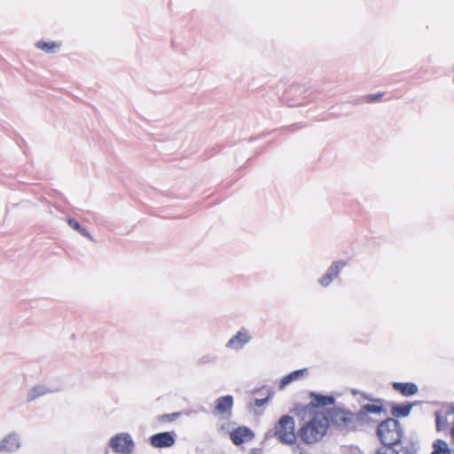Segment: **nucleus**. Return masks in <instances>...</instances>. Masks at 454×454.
<instances>
[{
  "label": "nucleus",
  "mask_w": 454,
  "mask_h": 454,
  "mask_svg": "<svg viewBox=\"0 0 454 454\" xmlns=\"http://www.w3.org/2000/svg\"><path fill=\"white\" fill-rule=\"evenodd\" d=\"M346 266L345 262H334L327 270L326 273L319 279L323 286H327L333 278H337L340 271Z\"/></svg>",
  "instance_id": "1a4fd4ad"
},
{
  "label": "nucleus",
  "mask_w": 454,
  "mask_h": 454,
  "mask_svg": "<svg viewBox=\"0 0 454 454\" xmlns=\"http://www.w3.org/2000/svg\"><path fill=\"white\" fill-rule=\"evenodd\" d=\"M112 450L120 454H129L134 448V442L127 433L117 434L109 442Z\"/></svg>",
  "instance_id": "39448f33"
},
{
  "label": "nucleus",
  "mask_w": 454,
  "mask_h": 454,
  "mask_svg": "<svg viewBox=\"0 0 454 454\" xmlns=\"http://www.w3.org/2000/svg\"><path fill=\"white\" fill-rule=\"evenodd\" d=\"M448 411L446 414L442 415L440 412L435 414V423L437 431H443L446 429L448 426Z\"/></svg>",
  "instance_id": "a211bd4d"
},
{
  "label": "nucleus",
  "mask_w": 454,
  "mask_h": 454,
  "mask_svg": "<svg viewBox=\"0 0 454 454\" xmlns=\"http://www.w3.org/2000/svg\"><path fill=\"white\" fill-rule=\"evenodd\" d=\"M411 409V404H395L391 408V414L394 417H406Z\"/></svg>",
  "instance_id": "dca6fc26"
},
{
  "label": "nucleus",
  "mask_w": 454,
  "mask_h": 454,
  "mask_svg": "<svg viewBox=\"0 0 454 454\" xmlns=\"http://www.w3.org/2000/svg\"><path fill=\"white\" fill-rule=\"evenodd\" d=\"M180 413L174 412L170 414H163L158 417V421L160 423H168L174 421L176 418H178Z\"/></svg>",
  "instance_id": "5701e85b"
},
{
  "label": "nucleus",
  "mask_w": 454,
  "mask_h": 454,
  "mask_svg": "<svg viewBox=\"0 0 454 454\" xmlns=\"http://www.w3.org/2000/svg\"><path fill=\"white\" fill-rule=\"evenodd\" d=\"M325 411L327 414L328 424L331 421L341 429H356V417L353 412L336 407Z\"/></svg>",
  "instance_id": "20e7f679"
},
{
  "label": "nucleus",
  "mask_w": 454,
  "mask_h": 454,
  "mask_svg": "<svg viewBox=\"0 0 454 454\" xmlns=\"http://www.w3.org/2000/svg\"><path fill=\"white\" fill-rule=\"evenodd\" d=\"M274 434L282 443H294L296 434L294 432V420L293 417L289 415L282 416L274 427Z\"/></svg>",
  "instance_id": "7ed1b4c3"
},
{
  "label": "nucleus",
  "mask_w": 454,
  "mask_h": 454,
  "mask_svg": "<svg viewBox=\"0 0 454 454\" xmlns=\"http://www.w3.org/2000/svg\"><path fill=\"white\" fill-rule=\"evenodd\" d=\"M383 96H384L383 92H379L376 94H368L363 98V101L367 104L375 103V102L380 101Z\"/></svg>",
  "instance_id": "4be33fe9"
},
{
  "label": "nucleus",
  "mask_w": 454,
  "mask_h": 454,
  "mask_svg": "<svg viewBox=\"0 0 454 454\" xmlns=\"http://www.w3.org/2000/svg\"><path fill=\"white\" fill-rule=\"evenodd\" d=\"M367 413L380 414L385 411V408L380 403H368L362 407Z\"/></svg>",
  "instance_id": "aec40b11"
},
{
  "label": "nucleus",
  "mask_w": 454,
  "mask_h": 454,
  "mask_svg": "<svg viewBox=\"0 0 454 454\" xmlns=\"http://www.w3.org/2000/svg\"><path fill=\"white\" fill-rule=\"evenodd\" d=\"M327 414L325 411H314L309 420L299 429L301 441L307 444L318 442L328 429Z\"/></svg>",
  "instance_id": "f257e3e1"
},
{
  "label": "nucleus",
  "mask_w": 454,
  "mask_h": 454,
  "mask_svg": "<svg viewBox=\"0 0 454 454\" xmlns=\"http://www.w3.org/2000/svg\"><path fill=\"white\" fill-rule=\"evenodd\" d=\"M233 407V398L231 395H224L215 400L214 413L218 415L230 416Z\"/></svg>",
  "instance_id": "6e6552de"
},
{
  "label": "nucleus",
  "mask_w": 454,
  "mask_h": 454,
  "mask_svg": "<svg viewBox=\"0 0 454 454\" xmlns=\"http://www.w3.org/2000/svg\"><path fill=\"white\" fill-rule=\"evenodd\" d=\"M36 47L45 52H55L59 50L60 44L56 42H45V41H39L36 43Z\"/></svg>",
  "instance_id": "f3484780"
},
{
  "label": "nucleus",
  "mask_w": 454,
  "mask_h": 454,
  "mask_svg": "<svg viewBox=\"0 0 454 454\" xmlns=\"http://www.w3.org/2000/svg\"><path fill=\"white\" fill-rule=\"evenodd\" d=\"M451 452L450 448L445 441L437 439L434 442L431 454H451Z\"/></svg>",
  "instance_id": "2eb2a0df"
},
{
  "label": "nucleus",
  "mask_w": 454,
  "mask_h": 454,
  "mask_svg": "<svg viewBox=\"0 0 454 454\" xmlns=\"http://www.w3.org/2000/svg\"><path fill=\"white\" fill-rule=\"evenodd\" d=\"M67 223L70 227L80 232L82 236L90 237V234L87 232V231L84 228H82L76 220L69 218L67 220Z\"/></svg>",
  "instance_id": "412c9836"
},
{
  "label": "nucleus",
  "mask_w": 454,
  "mask_h": 454,
  "mask_svg": "<svg viewBox=\"0 0 454 454\" xmlns=\"http://www.w3.org/2000/svg\"><path fill=\"white\" fill-rule=\"evenodd\" d=\"M254 437V432L247 427H238L230 433L232 443L237 446L252 441Z\"/></svg>",
  "instance_id": "0eeeda50"
},
{
  "label": "nucleus",
  "mask_w": 454,
  "mask_h": 454,
  "mask_svg": "<svg viewBox=\"0 0 454 454\" xmlns=\"http://www.w3.org/2000/svg\"><path fill=\"white\" fill-rule=\"evenodd\" d=\"M392 386L395 391L404 396H411L418 392L417 385L411 382H395Z\"/></svg>",
  "instance_id": "9b49d317"
},
{
  "label": "nucleus",
  "mask_w": 454,
  "mask_h": 454,
  "mask_svg": "<svg viewBox=\"0 0 454 454\" xmlns=\"http://www.w3.org/2000/svg\"><path fill=\"white\" fill-rule=\"evenodd\" d=\"M150 444L158 449L172 447L176 442L174 432L158 433L150 437Z\"/></svg>",
  "instance_id": "423d86ee"
},
{
  "label": "nucleus",
  "mask_w": 454,
  "mask_h": 454,
  "mask_svg": "<svg viewBox=\"0 0 454 454\" xmlns=\"http://www.w3.org/2000/svg\"><path fill=\"white\" fill-rule=\"evenodd\" d=\"M268 401V398L264 399H255V405L257 407L262 406L266 402Z\"/></svg>",
  "instance_id": "393cba45"
},
{
  "label": "nucleus",
  "mask_w": 454,
  "mask_h": 454,
  "mask_svg": "<svg viewBox=\"0 0 454 454\" xmlns=\"http://www.w3.org/2000/svg\"><path fill=\"white\" fill-rule=\"evenodd\" d=\"M20 447L18 437L10 434L0 442V451H13Z\"/></svg>",
  "instance_id": "ddd939ff"
},
{
  "label": "nucleus",
  "mask_w": 454,
  "mask_h": 454,
  "mask_svg": "<svg viewBox=\"0 0 454 454\" xmlns=\"http://www.w3.org/2000/svg\"><path fill=\"white\" fill-rule=\"evenodd\" d=\"M310 406L309 407V411L310 415H312V412L314 411H320L319 407H325L327 405L333 404L334 402V399L333 396L328 395H322L315 393L310 394Z\"/></svg>",
  "instance_id": "9d476101"
},
{
  "label": "nucleus",
  "mask_w": 454,
  "mask_h": 454,
  "mask_svg": "<svg viewBox=\"0 0 454 454\" xmlns=\"http://www.w3.org/2000/svg\"><path fill=\"white\" fill-rule=\"evenodd\" d=\"M374 454H400V451L389 447H380Z\"/></svg>",
  "instance_id": "b1692460"
},
{
  "label": "nucleus",
  "mask_w": 454,
  "mask_h": 454,
  "mask_svg": "<svg viewBox=\"0 0 454 454\" xmlns=\"http://www.w3.org/2000/svg\"><path fill=\"white\" fill-rule=\"evenodd\" d=\"M307 369H301L294 371L288 375L285 376L280 383H279V388L283 389L286 387V385H288L290 382L298 380L300 377H302L306 374Z\"/></svg>",
  "instance_id": "4468645a"
},
{
  "label": "nucleus",
  "mask_w": 454,
  "mask_h": 454,
  "mask_svg": "<svg viewBox=\"0 0 454 454\" xmlns=\"http://www.w3.org/2000/svg\"><path fill=\"white\" fill-rule=\"evenodd\" d=\"M249 340L246 332H239L228 342L227 347L234 349L241 348Z\"/></svg>",
  "instance_id": "f8f14e48"
},
{
  "label": "nucleus",
  "mask_w": 454,
  "mask_h": 454,
  "mask_svg": "<svg viewBox=\"0 0 454 454\" xmlns=\"http://www.w3.org/2000/svg\"><path fill=\"white\" fill-rule=\"evenodd\" d=\"M448 414H454V404L449 407Z\"/></svg>",
  "instance_id": "a878e982"
},
{
  "label": "nucleus",
  "mask_w": 454,
  "mask_h": 454,
  "mask_svg": "<svg viewBox=\"0 0 454 454\" xmlns=\"http://www.w3.org/2000/svg\"><path fill=\"white\" fill-rule=\"evenodd\" d=\"M356 417V428L365 423L370 422L369 413H367L363 408L356 413H354Z\"/></svg>",
  "instance_id": "6ab92c4d"
},
{
  "label": "nucleus",
  "mask_w": 454,
  "mask_h": 454,
  "mask_svg": "<svg viewBox=\"0 0 454 454\" xmlns=\"http://www.w3.org/2000/svg\"><path fill=\"white\" fill-rule=\"evenodd\" d=\"M377 436L382 443V447L395 449L396 445L402 442L403 439V430L400 422L393 418L386 419L378 426Z\"/></svg>",
  "instance_id": "f03ea898"
}]
</instances>
